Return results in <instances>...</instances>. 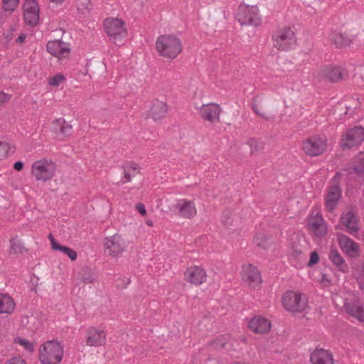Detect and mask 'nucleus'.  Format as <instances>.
Instances as JSON below:
<instances>
[{"label": "nucleus", "instance_id": "423d86ee", "mask_svg": "<svg viewBox=\"0 0 364 364\" xmlns=\"http://www.w3.org/2000/svg\"><path fill=\"white\" fill-rule=\"evenodd\" d=\"M284 308L291 312L297 313L304 311L308 305L304 294L294 291H287L282 296Z\"/></svg>", "mask_w": 364, "mask_h": 364}, {"label": "nucleus", "instance_id": "a878e982", "mask_svg": "<svg viewBox=\"0 0 364 364\" xmlns=\"http://www.w3.org/2000/svg\"><path fill=\"white\" fill-rule=\"evenodd\" d=\"M121 168L123 171L124 176L121 179L122 183H126L132 181V178L134 177L137 173H140L141 166L139 164L134 161H124Z\"/></svg>", "mask_w": 364, "mask_h": 364}, {"label": "nucleus", "instance_id": "c03bdc74", "mask_svg": "<svg viewBox=\"0 0 364 364\" xmlns=\"http://www.w3.org/2000/svg\"><path fill=\"white\" fill-rule=\"evenodd\" d=\"M83 1L80 3L79 9L85 13L84 11L89 12L92 9V5L90 0H82Z\"/></svg>", "mask_w": 364, "mask_h": 364}, {"label": "nucleus", "instance_id": "ea45409f", "mask_svg": "<svg viewBox=\"0 0 364 364\" xmlns=\"http://www.w3.org/2000/svg\"><path fill=\"white\" fill-rule=\"evenodd\" d=\"M252 109L253 110V112L258 116H259L261 118L267 120V121H269V120H271V119H273L274 117H269V116H267L266 114L264 113H261L259 109V107H258V105L256 104V103H252Z\"/></svg>", "mask_w": 364, "mask_h": 364}, {"label": "nucleus", "instance_id": "864d4df0", "mask_svg": "<svg viewBox=\"0 0 364 364\" xmlns=\"http://www.w3.org/2000/svg\"><path fill=\"white\" fill-rule=\"evenodd\" d=\"M50 1H52V2H55L57 4H61L64 0H49Z\"/></svg>", "mask_w": 364, "mask_h": 364}, {"label": "nucleus", "instance_id": "393cba45", "mask_svg": "<svg viewBox=\"0 0 364 364\" xmlns=\"http://www.w3.org/2000/svg\"><path fill=\"white\" fill-rule=\"evenodd\" d=\"M311 364H333L332 353L323 348H316L310 355Z\"/></svg>", "mask_w": 364, "mask_h": 364}, {"label": "nucleus", "instance_id": "4be33fe9", "mask_svg": "<svg viewBox=\"0 0 364 364\" xmlns=\"http://www.w3.org/2000/svg\"><path fill=\"white\" fill-rule=\"evenodd\" d=\"M106 342V334L103 330L90 327L87 331L86 343L90 346H102Z\"/></svg>", "mask_w": 364, "mask_h": 364}, {"label": "nucleus", "instance_id": "a211bd4d", "mask_svg": "<svg viewBox=\"0 0 364 364\" xmlns=\"http://www.w3.org/2000/svg\"><path fill=\"white\" fill-rule=\"evenodd\" d=\"M321 75L323 78L331 82H338L348 77L347 72L344 69L330 65L323 67Z\"/></svg>", "mask_w": 364, "mask_h": 364}, {"label": "nucleus", "instance_id": "09e8293b", "mask_svg": "<svg viewBox=\"0 0 364 364\" xmlns=\"http://www.w3.org/2000/svg\"><path fill=\"white\" fill-rule=\"evenodd\" d=\"M14 168L17 171H21L23 168V163L21 161H16L14 164Z\"/></svg>", "mask_w": 364, "mask_h": 364}, {"label": "nucleus", "instance_id": "6e6552de", "mask_svg": "<svg viewBox=\"0 0 364 364\" xmlns=\"http://www.w3.org/2000/svg\"><path fill=\"white\" fill-rule=\"evenodd\" d=\"M105 31L114 44L127 36L125 23L119 18H106L103 22Z\"/></svg>", "mask_w": 364, "mask_h": 364}, {"label": "nucleus", "instance_id": "37998d69", "mask_svg": "<svg viewBox=\"0 0 364 364\" xmlns=\"http://www.w3.org/2000/svg\"><path fill=\"white\" fill-rule=\"evenodd\" d=\"M4 364H27L26 361L20 356H14L7 360Z\"/></svg>", "mask_w": 364, "mask_h": 364}, {"label": "nucleus", "instance_id": "c9c22d12", "mask_svg": "<svg viewBox=\"0 0 364 364\" xmlns=\"http://www.w3.org/2000/svg\"><path fill=\"white\" fill-rule=\"evenodd\" d=\"M16 146L0 141V159H6L15 152Z\"/></svg>", "mask_w": 364, "mask_h": 364}, {"label": "nucleus", "instance_id": "f3484780", "mask_svg": "<svg viewBox=\"0 0 364 364\" xmlns=\"http://www.w3.org/2000/svg\"><path fill=\"white\" fill-rule=\"evenodd\" d=\"M184 275L187 282L195 285H200L206 281L207 277L205 269L198 266H191L188 267Z\"/></svg>", "mask_w": 364, "mask_h": 364}, {"label": "nucleus", "instance_id": "f704fd0d", "mask_svg": "<svg viewBox=\"0 0 364 364\" xmlns=\"http://www.w3.org/2000/svg\"><path fill=\"white\" fill-rule=\"evenodd\" d=\"M53 250H58L65 254L72 261L77 257V252L67 246L60 245L58 242H53Z\"/></svg>", "mask_w": 364, "mask_h": 364}, {"label": "nucleus", "instance_id": "49530a36", "mask_svg": "<svg viewBox=\"0 0 364 364\" xmlns=\"http://www.w3.org/2000/svg\"><path fill=\"white\" fill-rule=\"evenodd\" d=\"M11 97V96L10 95H7L3 91H0V107L9 101Z\"/></svg>", "mask_w": 364, "mask_h": 364}, {"label": "nucleus", "instance_id": "603ef678", "mask_svg": "<svg viewBox=\"0 0 364 364\" xmlns=\"http://www.w3.org/2000/svg\"><path fill=\"white\" fill-rule=\"evenodd\" d=\"M48 237H49V239L50 240L51 247H53V242H58L55 240V238L53 237L52 234H50Z\"/></svg>", "mask_w": 364, "mask_h": 364}, {"label": "nucleus", "instance_id": "5701e85b", "mask_svg": "<svg viewBox=\"0 0 364 364\" xmlns=\"http://www.w3.org/2000/svg\"><path fill=\"white\" fill-rule=\"evenodd\" d=\"M308 226L313 235L318 238L324 237L327 233L323 218L319 214H316V216L309 220Z\"/></svg>", "mask_w": 364, "mask_h": 364}, {"label": "nucleus", "instance_id": "a18cd8bd", "mask_svg": "<svg viewBox=\"0 0 364 364\" xmlns=\"http://www.w3.org/2000/svg\"><path fill=\"white\" fill-rule=\"evenodd\" d=\"M82 280L85 284H89L93 283L95 278L91 273L88 272L85 273V275L82 276Z\"/></svg>", "mask_w": 364, "mask_h": 364}, {"label": "nucleus", "instance_id": "7ed1b4c3", "mask_svg": "<svg viewBox=\"0 0 364 364\" xmlns=\"http://www.w3.org/2000/svg\"><path fill=\"white\" fill-rule=\"evenodd\" d=\"M235 18L241 25L258 26L262 23L261 16L257 6L240 4Z\"/></svg>", "mask_w": 364, "mask_h": 364}, {"label": "nucleus", "instance_id": "2f4dec72", "mask_svg": "<svg viewBox=\"0 0 364 364\" xmlns=\"http://www.w3.org/2000/svg\"><path fill=\"white\" fill-rule=\"evenodd\" d=\"M10 254L17 255L27 252V249L25 247L23 242L17 237H12L10 240Z\"/></svg>", "mask_w": 364, "mask_h": 364}, {"label": "nucleus", "instance_id": "e433bc0d", "mask_svg": "<svg viewBox=\"0 0 364 364\" xmlns=\"http://www.w3.org/2000/svg\"><path fill=\"white\" fill-rule=\"evenodd\" d=\"M2 2L6 12H13L18 6L20 0H2Z\"/></svg>", "mask_w": 364, "mask_h": 364}, {"label": "nucleus", "instance_id": "7c9ffc66", "mask_svg": "<svg viewBox=\"0 0 364 364\" xmlns=\"http://www.w3.org/2000/svg\"><path fill=\"white\" fill-rule=\"evenodd\" d=\"M56 123L59 125V129L56 130V137L63 139V137L70 136L72 134V126L67 123L65 119L60 118L56 120Z\"/></svg>", "mask_w": 364, "mask_h": 364}, {"label": "nucleus", "instance_id": "4c0bfd02", "mask_svg": "<svg viewBox=\"0 0 364 364\" xmlns=\"http://www.w3.org/2000/svg\"><path fill=\"white\" fill-rule=\"evenodd\" d=\"M15 343H18L19 345L23 346L26 350L30 353H33L34 351L33 343L29 341L28 340H26L21 337H18L15 339Z\"/></svg>", "mask_w": 364, "mask_h": 364}, {"label": "nucleus", "instance_id": "5fc2aeb1", "mask_svg": "<svg viewBox=\"0 0 364 364\" xmlns=\"http://www.w3.org/2000/svg\"><path fill=\"white\" fill-rule=\"evenodd\" d=\"M148 225H152V223H149Z\"/></svg>", "mask_w": 364, "mask_h": 364}, {"label": "nucleus", "instance_id": "de8ad7c7", "mask_svg": "<svg viewBox=\"0 0 364 364\" xmlns=\"http://www.w3.org/2000/svg\"><path fill=\"white\" fill-rule=\"evenodd\" d=\"M135 208L142 216H145L146 215V210L145 205L143 203H136Z\"/></svg>", "mask_w": 364, "mask_h": 364}, {"label": "nucleus", "instance_id": "412c9836", "mask_svg": "<svg viewBox=\"0 0 364 364\" xmlns=\"http://www.w3.org/2000/svg\"><path fill=\"white\" fill-rule=\"evenodd\" d=\"M248 328L257 334L267 333L271 328V323L262 316H255L250 320Z\"/></svg>", "mask_w": 364, "mask_h": 364}, {"label": "nucleus", "instance_id": "cd10ccee", "mask_svg": "<svg viewBox=\"0 0 364 364\" xmlns=\"http://www.w3.org/2000/svg\"><path fill=\"white\" fill-rule=\"evenodd\" d=\"M344 308L346 312L357 318L360 321H364V309L357 302L345 303Z\"/></svg>", "mask_w": 364, "mask_h": 364}, {"label": "nucleus", "instance_id": "1a4fd4ad", "mask_svg": "<svg viewBox=\"0 0 364 364\" xmlns=\"http://www.w3.org/2000/svg\"><path fill=\"white\" fill-rule=\"evenodd\" d=\"M55 164L46 159L36 161L32 165L31 173L37 181H49L55 176Z\"/></svg>", "mask_w": 364, "mask_h": 364}, {"label": "nucleus", "instance_id": "3c124183", "mask_svg": "<svg viewBox=\"0 0 364 364\" xmlns=\"http://www.w3.org/2000/svg\"><path fill=\"white\" fill-rule=\"evenodd\" d=\"M122 286V288H126L127 286L131 282V280L129 278L124 277L121 279Z\"/></svg>", "mask_w": 364, "mask_h": 364}, {"label": "nucleus", "instance_id": "a19ab883", "mask_svg": "<svg viewBox=\"0 0 364 364\" xmlns=\"http://www.w3.org/2000/svg\"><path fill=\"white\" fill-rule=\"evenodd\" d=\"M215 347H220L221 348H226V344H227V336L225 335L220 336L218 337L215 342Z\"/></svg>", "mask_w": 364, "mask_h": 364}, {"label": "nucleus", "instance_id": "4468645a", "mask_svg": "<svg viewBox=\"0 0 364 364\" xmlns=\"http://www.w3.org/2000/svg\"><path fill=\"white\" fill-rule=\"evenodd\" d=\"M173 208L176 215L186 219H192L197 214L195 203L185 198L178 199L173 205Z\"/></svg>", "mask_w": 364, "mask_h": 364}, {"label": "nucleus", "instance_id": "72a5a7b5", "mask_svg": "<svg viewBox=\"0 0 364 364\" xmlns=\"http://www.w3.org/2000/svg\"><path fill=\"white\" fill-rule=\"evenodd\" d=\"M353 170L358 175L364 173V151H360L354 158Z\"/></svg>", "mask_w": 364, "mask_h": 364}, {"label": "nucleus", "instance_id": "79ce46f5", "mask_svg": "<svg viewBox=\"0 0 364 364\" xmlns=\"http://www.w3.org/2000/svg\"><path fill=\"white\" fill-rule=\"evenodd\" d=\"M319 262V255L317 252L314 251L310 253V258L308 262V267H313Z\"/></svg>", "mask_w": 364, "mask_h": 364}, {"label": "nucleus", "instance_id": "f03ea898", "mask_svg": "<svg viewBox=\"0 0 364 364\" xmlns=\"http://www.w3.org/2000/svg\"><path fill=\"white\" fill-rule=\"evenodd\" d=\"M38 354L41 364H59L64 355L63 346L57 339L48 340L40 346Z\"/></svg>", "mask_w": 364, "mask_h": 364}, {"label": "nucleus", "instance_id": "20e7f679", "mask_svg": "<svg viewBox=\"0 0 364 364\" xmlns=\"http://www.w3.org/2000/svg\"><path fill=\"white\" fill-rule=\"evenodd\" d=\"M364 141V128L360 125L348 128L342 134L339 141L340 148L343 150L358 147Z\"/></svg>", "mask_w": 364, "mask_h": 364}, {"label": "nucleus", "instance_id": "b1692460", "mask_svg": "<svg viewBox=\"0 0 364 364\" xmlns=\"http://www.w3.org/2000/svg\"><path fill=\"white\" fill-rule=\"evenodd\" d=\"M328 257L337 271L344 274L349 272L348 263L336 248L331 247Z\"/></svg>", "mask_w": 364, "mask_h": 364}, {"label": "nucleus", "instance_id": "f8f14e48", "mask_svg": "<svg viewBox=\"0 0 364 364\" xmlns=\"http://www.w3.org/2000/svg\"><path fill=\"white\" fill-rule=\"evenodd\" d=\"M104 245L105 251L109 255L117 257L125 251L126 245L122 236L114 234L112 236L107 237Z\"/></svg>", "mask_w": 364, "mask_h": 364}, {"label": "nucleus", "instance_id": "0eeeda50", "mask_svg": "<svg viewBox=\"0 0 364 364\" xmlns=\"http://www.w3.org/2000/svg\"><path fill=\"white\" fill-rule=\"evenodd\" d=\"M272 39L274 46L280 50H289L293 48L296 43L295 33L289 27L279 29L273 33Z\"/></svg>", "mask_w": 364, "mask_h": 364}, {"label": "nucleus", "instance_id": "39448f33", "mask_svg": "<svg viewBox=\"0 0 364 364\" xmlns=\"http://www.w3.org/2000/svg\"><path fill=\"white\" fill-rule=\"evenodd\" d=\"M342 174L336 172L331 181L324 197L325 207L330 212H333L342 196V189L340 184V178Z\"/></svg>", "mask_w": 364, "mask_h": 364}, {"label": "nucleus", "instance_id": "473e14b6", "mask_svg": "<svg viewBox=\"0 0 364 364\" xmlns=\"http://www.w3.org/2000/svg\"><path fill=\"white\" fill-rule=\"evenodd\" d=\"M254 242L257 247L268 250L271 245V237L264 233H258L255 236Z\"/></svg>", "mask_w": 364, "mask_h": 364}, {"label": "nucleus", "instance_id": "6ab92c4d", "mask_svg": "<svg viewBox=\"0 0 364 364\" xmlns=\"http://www.w3.org/2000/svg\"><path fill=\"white\" fill-rule=\"evenodd\" d=\"M220 107L216 103L203 105L200 112L203 119L215 123L220 121Z\"/></svg>", "mask_w": 364, "mask_h": 364}, {"label": "nucleus", "instance_id": "2eb2a0df", "mask_svg": "<svg viewBox=\"0 0 364 364\" xmlns=\"http://www.w3.org/2000/svg\"><path fill=\"white\" fill-rule=\"evenodd\" d=\"M337 240L341 250L350 258L360 256L359 245L344 234L338 233Z\"/></svg>", "mask_w": 364, "mask_h": 364}, {"label": "nucleus", "instance_id": "58836bf2", "mask_svg": "<svg viewBox=\"0 0 364 364\" xmlns=\"http://www.w3.org/2000/svg\"><path fill=\"white\" fill-rule=\"evenodd\" d=\"M65 80V76L62 74L58 73L48 79V84L51 86L57 87L60 83L63 82Z\"/></svg>", "mask_w": 364, "mask_h": 364}, {"label": "nucleus", "instance_id": "9b49d317", "mask_svg": "<svg viewBox=\"0 0 364 364\" xmlns=\"http://www.w3.org/2000/svg\"><path fill=\"white\" fill-rule=\"evenodd\" d=\"M302 149L308 156H320L326 149V140L319 136H312L303 141Z\"/></svg>", "mask_w": 364, "mask_h": 364}, {"label": "nucleus", "instance_id": "f257e3e1", "mask_svg": "<svg viewBox=\"0 0 364 364\" xmlns=\"http://www.w3.org/2000/svg\"><path fill=\"white\" fill-rule=\"evenodd\" d=\"M156 49L160 56L173 60L181 53L183 44L181 40L176 35L164 34L157 38Z\"/></svg>", "mask_w": 364, "mask_h": 364}, {"label": "nucleus", "instance_id": "c85d7f7f", "mask_svg": "<svg viewBox=\"0 0 364 364\" xmlns=\"http://www.w3.org/2000/svg\"><path fill=\"white\" fill-rule=\"evenodd\" d=\"M15 309L13 299L7 294H0V314H11Z\"/></svg>", "mask_w": 364, "mask_h": 364}, {"label": "nucleus", "instance_id": "c756f323", "mask_svg": "<svg viewBox=\"0 0 364 364\" xmlns=\"http://www.w3.org/2000/svg\"><path fill=\"white\" fill-rule=\"evenodd\" d=\"M331 40L336 45V48H346L351 43L352 41L346 33H334L331 36Z\"/></svg>", "mask_w": 364, "mask_h": 364}, {"label": "nucleus", "instance_id": "ddd939ff", "mask_svg": "<svg viewBox=\"0 0 364 364\" xmlns=\"http://www.w3.org/2000/svg\"><path fill=\"white\" fill-rule=\"evenodd\" d=\"M25 23L32 27L36 26L39 21V6L36 0H26L23 6Z\"/></svg>", "mask_w": 364, "mask_h": 364}, {"label": "nucleus", "instance_id": "dca6fc26", "mask_svg": "<svg viewBox=\"0 0 364 364\" xmlns=\"http://www.w3.org/2000/svg\"><path fill=\"white\" fill-rule=\"evenodd\" d=\"M46 50L53 56L59 59L68 58L70 53L69 44L60 40L48 41L46 44Z\"/></svg>", "mask_w": 364, "mask_h": 364}, {"label": "nucleus", "instance_id": "aec40b11", "mask_svg": "<svg viewBox=\"0 0 364 364\" xmlns=\"http://www.w3.org/2000/svg\"><path fill=\"white\" fill-rule=\"evenodd\" d=\"M242 279L252 287L262 282L261 274L256 267L252 264L242 266Z\"/></svg>", "mask_w": 364, "mask_h": 364}, {"label": "nucleus", "instance_id": "9d476101", "mask_svg": "<svg viewBox=\"0 0 364 364\" xmlns=\"http://www.w3.org/2000/svg\"><path fill=\"white\" fill-rule=\"evenodd\" d=\"M357 207L355 205H348V210L341 213L339 224L346 228L350 234H356L360 230V219L356 214Z\"/></svg>", "mask_w": 364, "mask_h": 364}, {"label": "nucleus", "instance_id": "8fccbe9b", "mask_svg": "<svg viewBox=\"0 0 364 364\" xmlns=\"http://www.w3.org/2000/svg\"><path fill=\"white\" fill-rule=\"evenodd\" d=\"M26 34L25 33H21L18 37L16 38V43H23L26 41Z\"/></svg>", "mask_w": 364, "mask_h": 364}, {"label": "nucleus", "instance_id": "bb28decb", "mask_svg": "<svg viewBox=\"0 0 364 364\" xmlns=\"http://www.w3.org/2000/svg\"><path fill=\"white\" fill-rule=\"evenodd\" d=\"M167 111L168 105L165 102L156 100L153 102L149 111V114L154 121L156 122L164 118Z\"/></svg>", "mask_w": 364, "mask_h": 364}]
</instances>
